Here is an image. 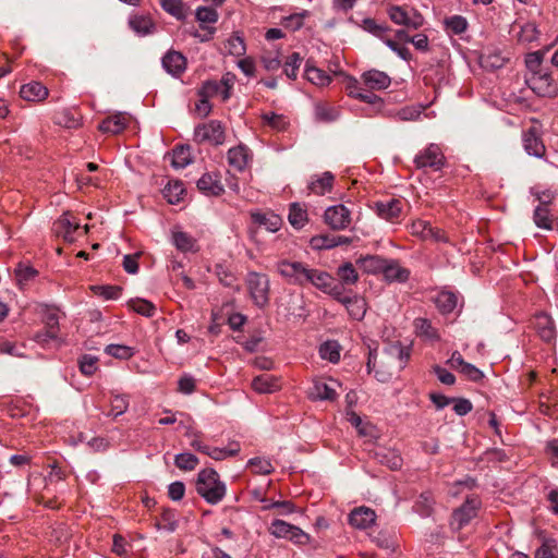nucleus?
<instances>
[{"label":"nucleus","instance_id":"f257e3e1","mask_svg":"<svg viewBox=\"0 0 558 558\" xmlns=\"http://www.w3.org/2000/svg\"><path fill=\"white\" fill-rule=\"evenodd\" d=\"M409 356L407 349L401 345H391L379 360L375 353L369 352L367 368L369 373L375 372L377 380L386 383L391 379L396 369L400 371L404 367Z\"/></svg>","mask_w":558,"mask_h":558},{"label":"nucleus","instance_id":"f03ea898","mask_svg":"<svg viewBox=\"0 0 558 558\" xmlns=\"http://www.w3.org/2000/svg\"><path fill=\"white\" fill-rule=\"evenodd\" d=\"M226 485L214 469L202 470L196 480V492L211 505L220 502L226 495Z\"/></svg>","mask_w":558,"mask_h":558},{"label":"nucleus","instance_id":"7ed1b4c3","mask_svg":"<svg viewBox=\"0 0 558 558\" xmlns=\"http://www.w3.org/2000/svg\"><path fill=\"white\" fill-rule=\"evenodd\" d=\"M246 284L254 304L264 307L269 302V279L266 275L251 271L246 277Z\"/></svg>","mask_w":558,"mask_h":558},{"label":"nucleus","instance_id":"20e7f679","mask_svg":"<svg viewBox=\"0 0 558 558\" xmlns=\"http://www.w3.org/2000/svg\"><path fill=\"white\" fill-rule=\"evenodd\" d=\"M387 14L395 24L410 29H418L424 24L423 15L415 9L408 10L405 7L390 5Z\"/></svg>","mask_w":558,"mask_h":558},{"label":"nucleus","instance_id":"39448f33","mask_svg":"<svg viewBox=\"0 0 558 558\" xmlns=\"http://www.w3.org/2000/svg\"><path fill=\"white\" fill-rule=\"evenodd\" d=\"M225 129L221 122L210 120L199 124L194 130V141L202 144L221 145L225 142Z\"/></svg>","mask_w":558,"mask_h":558},{"label":"nucleus","instance_id":"423d86ee","mask_svg":"<svg viewBox=\"0 0 558 558\" xmlns=\"http://www.w3.org/2000/svg\"><path fill=\"white\" fill-rule=\"evenodd\" d=\"M310 267L301 262L281 260L277 264L278 272L290 283L305 286L308 280Z\"/></svg>","mask_w":558,"mask_h":558},{"label":"nucleus","instance_id":"0eeeda50","mask_svg":"<svg viewBox=\"0 0 558 558\" xmlns=\"http://www.w3.org/2000/svg\"><path fill=\"white\" fill-rule=\"evenodd\" d=\"M480 506L478 498H468L461 507L453 511L450 522L452 529L461 530L468 525L477 515Z\"/></svg>","mask_w":558,"mask_h":558},{"label":"nucleus","instance_id":"6e6552de","mask_svg":"<svg viewBox=\"0 0 558 558\" xmlns=\"http://www.w3.org/2000/svg\"><path fill=\"white\" fill-rule=\"evenodd\" d=\"M414 162L418 169L428 167L435 171H438L445 165V157L437 145L430 144L418 155H416Z\"/></svg>","mask_w":558,"mask_h":558},{"label":"nucleus","instance_id":"1a4fd4ad","mask_svg":"<svg viewBox=\"0 0 558 558\" xmlns=\"http://www.w3.org/2000/svg\"><path fill=\"white\" fill-rule=\"evenodd\" d=\"M324 219L332 230H343L351 222V211L344 205L330 206L325 210Z\"/></svg>","mask_w":558,"mask_h":558},{"label":"nucleus","instance_id":"9d476101","mask_svg":"<svg viewBox=\"0 0 558 558\" xmlns=\"http://www.w3.org/2000/svg\"><path fill=\"white\" fill-rule=\"evenodd\" d=\"M339 384L333 380H315L308 391V398L312 400L333 401L337 398L336 388Z\"/></svg>","mask_w":558,"mask_h":558},{"label":"nucleus","instance_id":"9b49d317","mask_svg":"<svg viewBox=\"0 0 558 558\" xmlns=\"http://www.w3.org/2000/svg\"><path fill=\"white\" fill-rule=\"evenodd\" d=\"M530 87L539 96L547 97L557 93L553 78L547 73L532 74L527 78Z\"/></svg>","mask_w":558,"mask_h":558},{"label":"nucleus","instance_id":"f8f14e48","mask_svg":"<svg viewBox=\"0 0 558 558\" xmlns=\"http://www.w3.org/2000/svg\"><path fill=\"white\" fill-rule=\"evenodd\" d=\"M376 521V513L368 507L354 508L349 514V523L360 530L372 526Z\"/></svg>","mask_w":558,"mask_h":558},{"label":"nucleus","instance_id":"ddd939ff","mask_svg":"<svg viewBox=\"0 0 558 558\" xmlns=\"http://www.w3.org/2000/svg\"><path fill=\"white\" fill-rule=\"evenodd\" d=\"M523 146L529 155L538 158L543 157L546 151L545 145L538 135V130L535 126L530 128L523 134Z\"/></svg>","mask_w":558,"mask_h":558},{"label":"nucleus","instance_id":"4468645a","mask_svg":"<svg viewBox=\"0 0 558 558\" xmlns=\"http://www.w3.org/2000/svg\"><path fill=\"white\" fill-rule=\"evenodd\" d=\"M163 69L173 76H180L186 69V59L179 51H168L162 58Z\"/></svg>","mask_w":558,"mask_h":558},{"label":"nucleus","instance_id":"2eb2a0df","mask_svg":"<svg viewBox=\"0 0 558 558\" xmlns=\"http://www.w3.org/2000/svg\"><path fill=\"white\" fill-rule=\"evenodd\" d=\"M80 223L71 220V215L65 213L54 223V231L57 235H60L66 242H73L75 240L74 233L80 230Z\"/></svg>","mask_w":558,"mask_h":558},{"label":"nucleus","instance_id":"dca6fc26","mask_svg":"<svg viewBox=\"0 0 558 558\" xmlns=\"http://www.w3.org/2000/svg\"><path fill=\"white\" fill-rule=\"evenodd\" d=\"M384 277L389 282H405L410 277V270L402 267L399 262L395 259H387L384 270Z\"/></svg>","mask_w":558,"mask_h":558},{"label":"nucleus","instance_id":"f3484780","mask_svg":"<svg viewBox=\"0 0 558 558\" xmlns=\"http://www.w3.org/2000/svg\"><path fill=\"white\" fill-rule=\"evenodd\" d=\"M129 124V117L125 113L118 112L105 119L98 126L104 133L118 134Z\"/></svg>","mask_w":558,"mask_h":558},{"label":"nucleus","instance_id":"a211bd4d","mask_svg":"<svg viewBox=\"0 0 558 558\" xmlns=\"http://www.w3.org/2000/svg\"><path fill=\"white\" fill-rule=\"evenodd\" d=\"M197 187L206 195L218 196L223 192V186L215 173H204L197 181Z\"/></svg>","mask_w":558,"mask_h":558},{"label":"nucleus","instance_id":"6ab92c4d","mask_svg":"<svg viewBox=\"0 0 558 558\" xmlns=\"http://www.w3.org/2000/svg\"><path fill=\"white\" fill-rule=\"evenodd\" d=\"M48 94V88L36 81L24 84L20 90L21 97L27 101H43Z\"/></svg>","mask_w":558,"mask_h":558},{"label":"nucleus","instance_id":"aec40b11","mask_svg":"<svg viewBox=\"0 0 558 558\" xmlns=\"http://www.w3.org/2000/svg\"><path fill=\"white\" fill-rule=\"evenodd\" d=\"M251 218L254 223L269 232H277L282 226L281 217L274 213H252Z\"/></svg>","mask_w":558,"mask_h":558},{"label":"nucleus","instance_id":"412c9836","mask_svg":"<svg viewBox=\"0 0 558 558\" xmlns=\"http://www.w3.org/2000/svg\"><path fill=\"white\" fill-rule=\"evenodd\" d=\"M535 329L544 341H551L556 336L553 319L547 314L541 313L535 316Z\"/></svg>","mask_w":558,"mask_h":558},{"label":"nucleus","instance_id":"4be33fe9","mask_svg":"<svg viewBox=\"0 0 558 558\" xmlns=\"http://www.w3.org/2000/svg\"><path fill=\"white\" fill-rule=\"evenodd\" d=\"M364 83L371 88V89H385L389 87L391 80L390 77L381 71L378 70H369L365 72L363 75Z\"/></svg>","mask_w":558,"mask_h":558},{"label":"nucleus","instance_id":"5701e85b","mask_svg":"<svg viewBox=\"0 0 558 558\" xmlns=\"http://www.w3.org/2000/svg\"><path fill=\"white\" fill-rule=\"evenodd\" d=\"M252 388L258 393H271L277 391L280 388V385L277 377L269 374H263L253 379Z\"/></svg>","mask_w":558,"mask_h":558},{"label":"nucleus","instance_id":"b1692460","mask_svg":"<svg viewBox=\"0 0 558 558\" xmlns=\"http://www.w3.org/2000/svg\"><path fill=\"white\" fill-rule=\"evenodd\" d=\"M343 304L349 313V315L356 319L361 320L364 318L366 314V301L360 295H349L348 299H343Z\"/></svg>","mask_w":558,"mask_h":558},{"label":"nucleus","instance_id":"393cba45","mask_svg":"<svg viewBox=\"0 0 558 558\" xmlns=\"http://www.w3.org/2000/svg\"><path fill=\"white\" fill-rule=\"evenodd\" d=\"M377 214L380 218L393 221L401 213L402 205L399 199H390L388 202H379L376 204Z\"/></svg>","mask_w":558,"mask_h":558},{"label":"nucleus","instance_id":"a878e982","mask_svg":"<svg viewBox=\"0 0 558 558\" xmlns=\"http://www.w3.org/2000/svg\"><path fill=\"white\" fill-rule=\"evenodd\" d=\"M228 162L238 171H243L248 162L247 148L243 145L232 147L228 150Z\"/></svg>","mask_w":558,"mask_h":558},{"label":"nucleus","instance_id":"bb28decb","mask_svg":"<svg viewBox=\"0 0 558 558\" xmlns=\"http://www.w3.org/2000/svg\"><path fill=\"white\" fill-rule=\"evenodd\" d=\"M335 177L331 172H324L320 177L313 179L308 190L316 195H324L332 189Z\"/></svg>","mask_w":558,"mask_h":558},{"label":"nucleus","instance_id":"cd10ccee","mask_svg":"<svg viewBox=\"0 0 558 558\" xmlns=\"http://www.w3.org/2000/svg\"><path fill=\"white\" fill-rule=\"evenodd\" d=\"M541 205L536 207L534 211V221L537 227L544 229H551V219L549 217V210L547 208V204L550 202L549 195H545V197H539Z\"/></svg>","mask_w":558,"mask_h":558},{"label":"nucleus","instance_id":"c85d7f7f","mask_svg":"<svg viewBox=\"0 0 558 558\" xmlns=\"http://www.w3.org/2000/svg\"><path fill=\"white\" fill-rule=\"evenodd\" d=\"M332 281L333 279L328 272L311 268L306 284H313L325 292L331 286Z\"/></svg>","mask_w":558,"mask_h":558},{"label":"nucleus","instance_id":"c756f323","mask_svg":"<svg viewBox=\"0 0 558 558\" xmlns=\"http://www.w3.org/2000/svg\"><path fill=\"white\" fill-rule=\"evenodd\" d=\"M192 162L190 146H178L173 149L171 165L175 169H183Z\"/></svg>","mask_w":558,"mask_h":558},{"label":"nucleus","instance_id":"7c9ffc66","mask_svg":"<svg viewBox=\"0 0 558 558\" xmlns=\"http://www.w3.org/2000/svg\"><path fill=\"white\" fill-rule=\"evenodd\" d=\"M376 457L381 464L391 470H398L402 465L401 456L395 450L381 449L376 452Z\"/></svg>","mask_w":558,"mask_h":558},{"label":"nucleus","instance_id":"2f4dec72","mask_svg":"<svg viewBox=\"0 0 558 558\" xmlns=\"http://www.w3.org/2000/svg\"><path fill=\"white\" fill-rule=\"evenodd\" d=\"M435 304L441 313H451L457 306V296L453 292L441 291L435 298Z\"/></svg>","mask_w":558,"mask_h":558},{"label":"nucleus","instance_id":"473e14b6","mask_svg":"<svg viewBox=\"0 0 558 558\" xmlns=\"http://www.w3.org/2000/svg\"><path fill=\"white\" fill-rule=\"evenodd\" d=\"M130 27L138 35L145 36L151 33L154 23L149 16L134 15L129 21Z\"/></svg>","mask_w":558,"mask_h":558},{"label":"nucleus","instance_id":"72a5a7b5","mask_svg":"<svg viewBox=\"0 0 558 558\" xmlns=\"http://www.w3.org/2000/svg\"><path fill=\"white\" fill-rule=\"evenodd\" d=\"M241 448L238 442H230L226 448L208 447L206 454L215 460H223L228 457L235 456L240 452Z\"/></svg>","mask_w":558,"mask_h":558},{"label":"nucleus","instance_id":"f704fd0d","mask_svg":"<svg viewBox=\"0 0 558 558\" xmlns=\"http://www.w3.org/2000/svg\"><path fill=\"white\" fill-rule=\"evenodd\" d=\"M386 260L387 259L381 258L380 256L367 255L365 257L360 258L357 263L365 271L375 274L379 271L383 272Z\"/></svg>","mask_w":558,"mask_h":558},{"label":"nucleus","instance_id":"c9c22d12","mask_svg":"<svg viewBox=\"0 0 558 558\" xmlns=\"http://www.w3.org/2000/svg\"><path fill=\"white\" fill-rule=\"evenodd\" d=\"M414 327L416 333L428 340H438L439 335L437 330L432 326V323L426 318H416L414 320Z\"/></svg>","mask_w":558,"mask_h":558},{"label":"nucleus","instance_id":"e433bc0d","mask_svg":"<svg viewBox=\"0 0 558 558\" xmlns=\"http://www.w3.org/2000/svg\"><path fill=\"white\" fill-rule=\"evenodd\" d=\"M288 219L294 228L301 229L307 222V211L294 203L290 206Z\"/></svg>","mask_w":558,"mask_h":558},{"label":"nucleus","instance_id":"4c0bfd02","mask_svg":"<svg viewBox=\"0 0 558 558\" xmlns=\"http://www.w3.org/2000/svg\"><path fill=\"white\" fill-rule=\"evenodd\" d=\"M319 355L324 360L337 363L340 360V345L337 341H326L319 348Z\"/></svg>","mask_w":558,"mask_h":558},{"label":"nucleus","instance_id":"58836bf2","mask_svg":"<svg viewBox=\"0 0 558 558\" xmlns=\"http://www.w3.org/2000/svg\"><path fill=\"white\" fill-rule=\"evenodd\" d=\"M185 190L180 181L169 182L163 189V195L170 204H177L182 199Z\"/></svg>","mask_w":558,"mask_h":558},{"label":"nucleus","instance_id":"ea45409f","mask_svg":"<svg viewBox=\"0 0 558 558\" xmlns=\"http://www.w3.org/2000/svg\"><path fill=\"white\" fill-rule=\"evenodd\" d=\"M305 76L311 83L317 86H326L331 81V77L323 70L310 65L305 69Z\"/></svg>","mask_w":558,"mask_h":558},{"label":"nucleus","instance_id":"a19ab883","mask_svg":"<svg viewBox=\"0 0 558 558\" xmlns=\"http://www.w3.org/2000/svg\"><path fill=\"white\" fill-rule=\"evenodd\" d=\"M337 276L343 284H354L359 279L357 271L351 263L341 265L337 270Z\"/></svg>","mask_w":558,"mask_h":558},{"label":"nucleus","instance_id":"79ce46f5","mask_svg":"<svg viewBox=\"0 0 558 558\" xmlns=\"http://www.w3.org/2000/svg\"><path fill=\"white\" fill-rule=\"evenodd\" d=\"M262 119L266 125L278 132L286 130L289 124L284 116L274 112L263 113Z\"/></svg>","mask_w":558,"mask_h":558},{"label":"nucleus","instance_id":"37998d69","mask_svg":"<svg viewBox=\"0 0 558 558\" xmlns=\"http://www.w3.org/2000/svg\"><path fill=\"white\" fill-rule=\"evenodd\" d=\"M129 306L136 312L146 317H151L155 314V305L144 299H134L129 301Z\"/></svg>","mask_w":558,"mask_h":558},{"label":"nucleus","instance_id":"c03bdc74","mask_svg":"<svg viewBox=\"0 0 558 558\" xmlns=\"http://www.w3.org/2000/svg\"><path fill=\"white\" fill-rule=\"evenodd\" d=\"M173 244L175 247L182 252H191L194 251L195 240L190 236L187 233L178 231L173 233Z\"/></svg>","mask_w":558,"mask_h":558},{"label":"nucleus","instance_id":"a18cd8bd","mask_svg":"<svg viewBox=\"0 0 558 558\" xmlns=\"http://www.w3.org/2000/svg\"><path fill=\"white\" fill-rule=\"evenodd\" d=\"M549 47L538 50L535 52H531L526 56L525 63L527 69L532 72V74L541 73L539 69L543 62L545 54L548 52Z\"/></svg>","mask_w":558,"mask_h":558},{"label":"nucleus","instance_id":"49530a36","mask_svg":"<svg viewBox=\"0 0 558 558\" xmlns=\"http://www.w3.org/2000/svg\"><path fill=\"white\" fill-rule=\"evenodd\" d=\"M294 525L282 521V520H275L271 522L269 526V532L271 535L278 538H289Z\"/></svg>","mask_w":558,"mask_h":558},{"label":"nucleus","instance_id":"de8ad7c7","mask_svg":"<svg viewBox=\"0 0 558 558\" xmlns=\"http://www.w3.org/2000/svg\"><path fill=\"white\" fill-rule=\"evenodd\" d=\"M444 23L446 28L456 35L462 34L468 28V21L461 15L447 17Z\"/></svg>","mask_w":558,"mask_h":558},{"label":"nucleus","instance_id":"09e8293b","mask_svg":"<svg viewBox=\"0 0 558 558\" xmlns=\"http://www.w3.org/2000/svg\"><path fill=\"white\" fill-rule=\"evenodd\" d=\"M174 463L180 470L192 471L197 466L198 459L193 453H179L175 456Z\"/></svg>","mask_w":558,"mask_h":558},{"label":"nucleus","instance_id":"8fccbe9b","mask_svg":"<svg viewBox=\"0 0 558 558\" xmlns=\"http://www.w3.org/2000/svg\"><path fill=\"white\" fill-rule=\"evenodd\" d=\"M43 322L48 329L59 331V314L58 310L50 306H45L43 310Z\"/></svg>","mask_w":558,"mask_h":558},{"label":"nucleus","instance_id":"3c124183","mask_svg":"<svg viewBox=\"0 0 558 558\" xmlns=\"http://www.w3.org/2000/svg\"><path fill=\"white\" fill-rule=\"evenodd\" d=\"M225 49L232 56L240 57L245 53V45L240 36H231L225 44Z\"/></svg>","mask_w":558,"mask_h":558},{"label":"nucleus","instance_id":"603ef678","mask_svg":"<svg viewBox=\"0 0 558 558\" xmlns=\"http://www.w3.org/2000/svg\"><path fill=\"white\" fill-rule=\"evenodd\" d=\"M423 110H424V107H422V106L404 107L397 111L396 117L400 121H414L421 117Z\"/></svg>","mask_w":558,"mask_h":558},{"label":"nucleus","instance_id":"864d4df0","mask_svg":"<svg viewBox=\"0 0 558 558\" xmlns=\"http://www.w3.org/2000/svg\"><path fill=\"white\" fill-rule=\"evenodd\" d=\"M160 4L165 11L177 19H182L185 15L184 5L180 0H160Z\"/></svg>","mask_w":558,"mask_h":558},{"label":"nucleus","instance_id":"5fc2aeb1","mask_svg":"<svg viewBox=\"0 0 558 558\" xmlns=\"http://www.w3.org/2000/svg\"><path fill=\"white\" fill-rule=\"evenodd\" d=\"M129 408V397L126 395H114L111 399V414L113 416L122 415Z\"/></svg>","mask_w":558,"mask_h":558},{"label":"nucleus","instance_id":"6e6d98bb","mask_svg":"<svg viewBox=\"0 0 558 558\" xmlns=\"http://www.w3.org/2000/svg\"><path fill=\"white\" fill-rule=\"evenodd\" d=\"M338 111L327 105H317L315 107L316 119L324 122H330L338 118Z\"/></svg>","mask_w":558,"mask_h":558},{"label":"nucleus","instance_id":"4d7b16f0","mask_svg":"<svg viewBox=\"0 0 558 558\" xmlns=\"http://www.w3.org/2000/svg\"><path fill=\"white\" fill-rule=\"evenodd\" d=\"M105 351L109 355L121 360H128L134 354L132 348L122 344H109L106 347Z\"/></svg>","mask_w":558,"mask_h":558},{"label":"nucleus","instance_id":"13d9d810","mask_svg":"<svg viewBox=\"0 0 558 558\" xmlns=\"http://www.w3.org/2000/svg\"><path fill=\"white\" fill-rule=\"evenodd\" d=\"M97 295L102 296L105 300H117L121 295L122 289L118 286H96L93 287Z\"/></svg>","mask_w":558,"mask_h":558},{"label":"nucleus","instance_id":"bf43d9fd","mask_svg":"<svg viewBox=\"0 0 558 558\" xmlns=\"http://www.w3.org/2000/svg\"><path fill=\"white\" fill-rule=\"evenodd\" d=\"M301 62H302V58L300 57V54L298 52L292 53L289 57V59L286 61L284 73L289 78H291V80L296 78L298 70L301 65Z\"/></svg>","mask_w":558,"mask_h":558},{"label":"nucleus","instance_id":"052dcab7","mask_svg":"<svg viewBox=\"0 0 558 558\" xmlns=\"http://www.w3.org/2000/svg\"><path fill=\"white\" fill-rule=\"evenodd\" d=\"M37 274L38 272L34 267L22 263L15 268V277L20 284L34 279Z\"/></svg>","mask_w":558,"mask_h":558},{"label":"nucleus","instance_id":"680f3d73","mask_svg":"<svg viewBox=\"0 0 558 558\" xmlns=\"http://www.w3.org/2000/svg\"><path fill=\"white\" fill-rule=\"evenodd\" d=\"M250 466L256 474H270L274 471L272 464L269 460L264 458H254L250 460Z\"/></svg>","mask_w":558,"mask_h":558},{"label":"nucleus","instance_id":"e2e57ef3","mask_svg":"<svg viewBox=\"0 0 558 558\" xmlns=\"http://www.w3.org/2000/svg\"><path fill=\"white\" fill-rule=\"evenodd\" d=\"M57 123L68 129H75L80 126V119L70 110H63L57 114Z\"/></svg>","mask_w":558,"mask_h":558},{"label":"nucleus","instance_id":"0e129e2a","mask_svg":"<svg viewBox=\"0 0 558 558\" xmlns=\"http://www.w3.org/2000/svg\"><path fill=\"white\" fill-rule=\"evenodd\" d=\"M363 28L381 38L383 40L385 39L384 38V34L389 29L388 26H385V25H381V24H377L376 21L374 19H371V17H367V19H364L363 20Z\"/></svg>","mask_w":558,"mask_h":558},{"label":"nucleus","instance_id":"69168bd1","mask_svg":"<svg viewBox=\"0 0 558 558\" xmlns=\"http://www.w3.org/2000/svg\"><path fill=\"white\" fill-rule=\"evenodd\" d=\"M97 363L98 359L96 356L85 354L80 361V369L84 375L90 376L97 371Z\"/></svg>","mask_w":558,"mask_h":558},{"label":"nucleus","instance_id":"338daca9","mask_svg":"<svg viewBox=\"0 0 558 558\" xmlns=\"http://www.w3.org/2000/svg\"><path fill=\"white\" fill-rule=\"evenodd\" d=\"M218 94L222 96V86L220 83L216 81L205 82L198 92V96H204L208 98H211Z\"/></svg>","mask_w":558,"mask_h":558},{"label":"nucleus","instance_id":"774afa93","mask_svg":"<svg viewBox=\"0 0 558 558\" xmlns=\"http://www.w3.org/2000/svg\"><path fill=\"white\" fill-rule=\"evenodd\" d=\"M196 19L199 23H216L218 13L215 9L208 7L198 8L196 11Z\"/></svg>","mask_w":558,"mask_h":558}]
</instances>
